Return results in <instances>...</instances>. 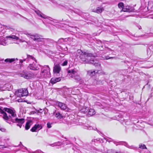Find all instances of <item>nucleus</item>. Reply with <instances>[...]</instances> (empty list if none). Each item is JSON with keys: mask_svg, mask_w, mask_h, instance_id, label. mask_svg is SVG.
Listing matches in <instances>:
<instances>
[{"mask_svg": "<svg viewBox=\"0 0 153 153\" xmlns=\"http://www.w3.org/2000/svg\"><path fill=\"white\" fill-rule=\"evenodd\" d=\"M0 113L3 114V118L6 122H7L8 120H10L13 123H17V126H19L20 128L21 127L22 124L25 122V119L24 118L19 119L17 118H11L10 116L9 118L7 117V115L6 113H5L2 110L0 109Z\"/></svg>", "mask_w": 153, "mask_h": 153, "instance_id": "1", "label": "nucleus"}, {"mask_svg": "<svg viewBox=\"0 0 153 153\" xmlns=\"http://www.w3.org/2000/svg\"><path fill=\"white\" fill-rule=\"evenodd\" d=\"M77 56H79L80 59L83 62H89L88 61L89 57H93V55L87 52H83L81 50L79 49L77 51Z\"/></svg>", "mask_w": 153, "mask_h": 153, "instance_id": "2", "label": "nucleus"}, {"mask_svg": "<svg viewBox=\"0 0 153 153\" xmlns=\"http://www.w3.org/2000/svg\"><path fill=\"white\" fill-rule=\"evenodd\" d=\"M50 68L48 66H45L41 71L40 77L42 78H48L50 77Z\"/></svg>", "mask_w": 153, "mask_h": 153, "instance_id": "3", "label": "nucleus"}, {"mask_svg": "<svg viewBox=\"0 0 153 153\" xmlns=\"http://www.w3.org/2000/svg\"><path fill=\"white\" fill-rule=\"evenodd\" d=\"M18 75L19 76L22 77L26 79H31L34 76V74L33 73L27 71H23Z\"/></svg>", "mask_w": 153, "mask_h": 153, "instance_id": "4", "label": "nucleus"}, {"mask_svg": "<svg viewBox=\"0 0 153 153\" xmlns=\"http://www.w3.org/2000/svg\"><path fill=\"white\" fill-rule=\"evenodd\" d=\"M28 37H30L34 41H36L38 42H42V40L44 39L42 36L38 34H36L32 35L31 33H25Z\"/></svg>", "mask_w": 153, "mask_h": 153, "instance_id": "5", "label": "nucleus"}, {"mask_svg": "<svg viewBox=\"0 0 153 153\" xmlns=\"http://www.w3.org/2000/svg\"><path fill=\"white\" fill-rule=\"evenodd\" d=\"M28 91L27 89L22 88L16 90L15 92L16 96H28Z\"/></svg>", "mask_w": 153, "mask_h": 153, "instance_id": "6", "label": "nucleus"}, {"mask_svg": "<svg viewBox=\"0 0 153 153\" xmlns=\"http://www.w3.org/2000/svg\"><path fill=\"white\" fill-rule=\"evenodd\" d=\"M0 109L3 111L4 112V111L7 112L8 113L10 114V115H9L8 116L7 115V117L9 118L10 116L11 117V118H14L16 117V115L15 113L14 112V111L11 110L10 109L7 108H4L3 110H2L1 108H0Z\"/></svg>", "mask_w": 153, "mask_h": 153, "instance_id": "7", "label": "nucleus"}, {"mask_svg": "<svg viewBox=\"0 0 153 153\" xmlns=\"http://www.w3.org/2000/svg\"><path fill=\"white\" fill-rule=\"evenodd\" d=\"M61 71V68L59 64H56L54 65L53 68V72L54 76L59 75V74Z\"/></svg>", "mask_w": 153, "mask_h": 153, "instance_id": "8", "label": "nucleus"}, {"mask_svg": "<svg viewBox=\"0 0 153 153\" xmlns=\"http://www.w3.org/2000/svg\"><path fill=\"white\" fill-rule=\"evenodd\" d=\"M37 63H30L27 67L28 69L34 71H36L39 69L40 65L37 64Z\"/></svg>", "mask_w": 153, "mask_h": 153, "instance_id": "9", "label": "nucleus"}, {"mask_svg": "<svg viewBox=\"0 0 153 153\" xmlns=\"http://www.w3.org/2000/svg\"><path fill=\"white\" fill-rule=\"evenodd\" d=\"M104 10V8L102 6L94 7L92 11L98 14L102 13Z\"/></svg>", "mask_w": 153, "mask_h": 153, "instance_id": "10", "label": "nucleus"}, {"mask_svg": "<svg viewBox=\"0 0 153 153\" xmlns=\"http://www.w3.org/2000/svg\"><path fill=\"white\" fill-rule=\"evenodd\" d=\"M27 61L28 62L29 64H30V63L33 64L35 63H37L36 60L35 58L33 56L30 55H27Z\"/></svg>", "mask_w": 153, "mask_h": 153, "instance_id": "11", "label": "nucleus"}, {"mask_svg": "<svg viewBox=\"0 0 153 153\" xmlns=\"http://www.w3.org/2000/svg\"><path fill=\"white\" fill-rule=\"evenodd\" d=\"M68 72L69 74V76L71 77H73L74 75L77 74V71L75 69L69 70Z\"/></svg>", "mask_w": 153, "mask_h": 153, "instance_id": "12", "label": "nucleus"}, {"mask_svg": "<svg viewBox=\"0 0 153 153\" xmlns=\"http://www.w3.org/2000/svg\"><path fill=\"white\" fill-rule=\"evenodd\" d=\"M132 11V9L131 7L129 6H126L124 8H123L121 11H123L125 12H131Z\"/></svg>", "mask_w": 153, "mask_h": 153, "instance_id": "13", "label": "nucleus"}, {"mask_svg": "<svg viewBox=\"0 0 153 153\" xmlns=\"http://www.w3.org/2000/svg\"><path fill=\"white\" fill-rule=\"evenodd\" d=\"M61 80V79L60 77L58 78H53L51 79V82L52 84H54L60 81Z\"/></svg>", "mask_w": 153, "mask_h": 153, "instance_id": "14", "label": "nucleus"}, {"mask_svg": "<svg viewBox=\"0 0 153 153\" xmlns=\"http://www.w3.org/2000/svg\"><path fill=\"white\" fill-rule=\"evenodd\" d=\"M35 12L37 13V14L39 16H40V17L45 19H47L48 18V16H47L43 14L42 13H41L39 11H35Z\"/></svg>", "mask_w": 153, "mask_h": 153, "instance_id": "15", "label": "nucleus"}, {"mask_svg": "<svg viewBox=\"0 0 153 153\" xmlns=\"http://www.w3.org/2000/svg\"><path fill=\"white\" fill-rule=\"evenodd\" d=\"M98 72V71L91 70L88 71L87 74L88 75L92 76H94L96 73H97Z\"/></svg>", "mask_w": 153, "mask_h": 153, "instance_id": "16", "label": "nucleus"}, {"mask_svg": "<svg viewBox=\"0 0 153 153\" xmlns=\"http://www.w3.org/2000/svg\"><path fill=\"white\" fill-rule=\"evenodd\" d=\"M95 114V112L94 110L90 109H89V111L87 114V115L88 117L92 116Z\"/></svg>", "mask_w": 153, "mask_h": 153, "instance_id": "17", "label": "nucleus"}, {"mask_svg": "<svg viewBox=\"0 0 153 153\" xmlns=\"http://www.w3.org/2000/svg\"><path fill=\"white\" fill-rule=\"evenodd\" d=\"M94 60H92V61L90 60V61H89V63L91 64H94V65L96 67H97L98 68H101V67H100L101 65H100V63L99 62H94Z\"/></svg>", "mask_w": 153, "mask_h": 153, "instance_id": "18", "label": "nucleus"}, {"mask_svg": "<svg viewBox=\"0 0 153 153\" xmlns=\"http://www.w3.org/2000/svg\"><path fill=\"white\" fill-rule=\"evenodd\" d=\"M84 127H85V128H85L87 129H88V130H92V129H94V130H96L98 133H99V134L101 133V132L97 130V128H93L92 127H91L90 126H89L88 125L87 126H85Z\"/></svg>", "mask_w": 153, "mask_h": 153, "instance_id": "19", "label": "nucleus"}, {"mask_svg": "<svg viewBox=\"0 0 153 153\" xmlns=\"http://www.w3.org/2000/svg\"><path fill=\"white\" fill-rule=\"evenodd\" d=\"M6 38H12V39H15L16 40H18L19 39V37H17L16 36L14 35H12L10 36H6Z\"/></svg>", "mask_w": 153, "mask_h": 153, "instance_id": "20", "label": "nucleus"}, {"mask_svg": "<svg viewBox=\"0 0 153 153\" xmlns=\"http://www.w3.org/2000/svg\"><path fill=\"white\" fill-rule=\"evenodd\" d=\"M31 121H29L27 122L26 123V125L25 126V129L26 130H28L29 129L30 127V123Z\"/></svg>", "mask_w": 153, "mask_h": 153, "instance_id": "21", "label": "nucleus"}, {"mask_svg": "<svg viewBox=\"0 0 153 153\" xmlns=\"http://www.w3.org/2000/svg\"><path fill=\"white\" fill-rule=\"evenodd\" d=\"M88 110V108L86 107H83V108H82L80 110V111L81 112V113H84L85 112H87Z\"/></svg>", "mask_w": 153, "mask_h": 153, "instance_id": "22", "label": "nucleus"}, {"mask_svg": "<svg viewBox=\"0 0 153 153\" xmlns=\"http://www.w3.org/2000/svg\"><path fill=\"white\" fill-rule=\"evenodd\" d=\"M124 145L126 146L127 147L131 149H135L136 148V147H135L134 146H130L128 145V144L126 142H124Z\"/></svg>", "mask_w": 153, "mask_h": 153, "instance_id": "23", "label": "nucleus"}, {"mask_svg": "<svg viewBox=\"0 0 153 153\" xmlns=\"http://www.w3.org/2000/svg\"><path fill=\"white\" fill-rule=\"evenodd\" d=\"M14 59H7L5 60V62H12L15 61Z\"/></svg>", "mask_w": 153, "mask_h": 153, "instance_id": "24", "label": "nucleus"}, {"mask_svg": "<svg viewBox=\"0 0 153 153\" xmlns=\"http://www.w3.org/2000/svg\"><path fill=\"white\" fill-rule=\"evenodd\" d=\"M55 116L58 119H61L63 117V116L59 113H56L55 114Z\"/></svg>", "mask_w": 153, "mask_h": 153, "instance_id": "25", "label": "nucleus"}, {"mask_svg": "<svg viewBox=\"0 0 153 153\" xmlns=\"http://www.w3.org/2000/svg\"><path fill=\"white\" fill-rule=\"evenodd\" d=\"M118 6L119 8L121 9L123 8H124V4L123 3L120 2L118 3Z\"/></svg>", "mask_w": 153, "mask_h": 153, "instance_id": "26", "label": "nucleus"}, {"mask_svg": "<svg viewBox=\"0 0 153 153\" xmlns=\"http://www.w3.org/2000/svg\"><path fill=\"white\" fill-rule=\"evenodd\" d=\"M72 78H74L75 79L78 80H80V77L77 75V74L75 75H74V77Z\"/></svg>", "mask_w": 153, "mask_h": 153, "instance_id": "27", "label": "nucleus"}, {"mask_svg": "<svg viewBox=\"0 0 153 153\" xmlns=\"http://www.w3.org/2000/svg\"><path fill=\"white\" fill-rule=\"evenodd\" d=\"M113 143L114 144H116V146H117L118 145H124V142L123 143H121V142H117L114 141Z\"/></svg>", "mask_w": 153, "mask_h": 153, "instance_id": "28", "label": "nucleus"}, {"mask_svg": "<svg viewBox=\"0 0 153 153\" xmlns=\"http://www.w3.org/2000/svg\"><path fill=\"white\" fill-rule=\"evenodd\" d=\"M139 148H140V149H146L147 148L146 146L143 144H140L139 145Z\"/></svg>", "mask_w": 153, "mask_h": 153, "instance_id": "29", "label": "nucleus"}, {"mask_svg": "<svg viewBox=\"0 0 153 153\" xmlns=\"http://www.w3.org/2000/svg\"><path fill=\"white\" fill-rule=\"evenodd\" d=\"M36 130H37V129L36 128V126L35 125V126L30 129V131L32 132H35L36 131Z\"/></svg>", "mask_w": 153, "mask_h": 153, "instance_id": "30", "label": "nucleus"}, {"mask_svg": "<svg viewBox=\"0 0 153 153\" xmlns=\"http://www.w3.org/2000/svg\"><path fill=\"white\" fill-rule=\"evenodd\" d=\"M35 125L36 126L37 130L38 129L39 130L42 128V126L39 124H36Z\"/></svg>", "mask_w": 153, "mask_h": 153, "instance_id": "31", "label": "nucleus"}, {"mask_svg": "<svg viewBox=\"0 0 153 153\" xmlns=\"http://www.w3.org/2000/svg\"><path fill=\"white\" fill-rule=\"evenodd\" d=\"M60 108L62 109L65 110L66 108V106L65 104L63 103Z\"/></svg>", "mask_w": 153, "mask_h": 153, "instance_id": "32", "label": "nucleus"}, {"mask_svg": "<svg viewBox=\"0 0 153 153\" xmlns=\"http://www.w3.org/2000/svg\"><path fill=\"white\" fill-rule=\"evenodd\" d=\"M63 104V103L62 102H57V104L60 108H61V107L62 106V105Z\"/></svg>", "mask_w": 153, "mask_h": 153, "instance_id": "33", "label": "nucleus"}, {"mask_svg": "<svg viewBox=\"0 0 153 153\" xmlns=\"http://www.w3.org/2000/svg\"><path fill=\"white\" fill-rule=\"evenodd\" d=\"M0 44L4 46H5L7 44V43L4 41H0Z\"/></svg>", "mask_w": 153, "mask_h": 153, "instance_id": "34", "label": "nucleus"}, {"mask_svg": "<svg viewBox=\"0 0 153 153\" xmlns=\"http://www.w3.org/2000/svg\"><path fill=\"white\" fill-rule=\"evenodd\" d=\"M17 101L19 102H25V100L24 99H23L20 98V99L17 100Z\"/></svg>", "mask_w": 153, "mask_h": 153, "instance_id": "35", "label": "nucleus"}, {"mask_svg": "<svg viewBox=\"0 0 153 153\" xmlns=\"http://www.w3.org/2000/svg\"><path fill=\"white\" fill-rule=\"evenodd\" d=\"M7 146H5L3 145H0V149H3L4 148H7Z\"/></svg>", "mask_w": 153, "mask_h": 153, "instance_id": "36", "label": "nucleus"}, {"mask_svg": "<svg viewBox=\"0 0 153 153\" xmlns=\"http://www.w3.org/2000/svg\"><path fill=\"white\" fill-rule=\"evenodd\" d=\"M68 61L67 60H65L62 64V65L63 66H65L67 65Z\"/></svg>", "mask_w": 153, "mask_h": 153, "instance_id": "37", "label": "nucleus"}, {"mask_svg": "<svg viewBox=\"0 0 153 153\" xmlns=\"http://www.w3.org/2000/svg\"><path fill=\"white\" fill-rule=\"evenodd\" d=\"M47 127L48 128H50L51 127V124L49 122H48L47 123Z\"/></svg>", "mask_w": 153, "mask_h": 153, "instance_id": "38", "label": "nucleus"}, {"mask_svg": "<svg viewBox=\"0 0 153 153\" xmlns=\"http://www.w3.org/2000/svg\"><path fill=\"white\" fill-rule=\"evenodd\" d=\"M0 130L1 131H2V132H5L6 131V129L4 128H0Z\"/></svg>", "mask_w": 153, "mask_h": 153, "instance_id": "39", "label": "nucleus"}, {"mask_svg": "<svg viewBox=\"0 0 153 153\" xmlns=\"http://www.w3.org/2000/svg\"><path fill=\"white\" fill-rule=\"evenodd\" d=\"M113 57H109L108 56H106L105 57V59H111V58H113Z\"/></svg>", "mask_w": 153, "mask_h": 153, "instance_id": "40", "label": "nucleus"}, {"mask_svg": "<svg viewBox=\"0 0 153 153\" xmlns=\"http://www.w3.org/2000/svg\"><path fill=\"white\" fill-rule=\"evenodd\" d=\"M25 61V59H21L20 60V62L21 63H22L23 62Z\"/></svg>", "mask_w": 153, "mask_h": 153, "instance_id": "41", "label": "nucleus"}, {"mask_svg": "<svg viewBox=\"0 0 153 153\" xmlns=\"http://www.w3.org/2000/svg\"><path fill=\"white\" fill-rule=\"evenodd\" d=\"M10 140V139L9 138H7L6 139H5L4 140L5 142H7V141H9Z\"/></svg>", "mask_w": 153, "mask_h": 153, "instance_id": "42", "label": "nucleus"}, {"mask_svg": "<svg viewBox=\"0 0 153 153\" xmlns=\"http://www.w3.org/2000/svg\"><path fill=\"white\" fill-rule=\"evenodd\" d=\"M19 41L20 42H25V41L24 40L21 39H19Z\"/></svg>", "mask_w": 153, "mask_h": 153, "instance_id": "43", "label": "nucleus"}, {"mask_svg": "<svg viewBox=\"0 0 153 153\" xmlns=\"http://www.w3.org/2000/svg\"><path fill=\"white\" fill-rule=\"evenodd\" d=\"M37 97H36V99L38 98V99H41V98L40 97V98H39V97H40V96H36Z\"/></svg>", "mask_w": 153, "mask_h": 153, "instance_id": "44", "label": "nucleus"}, {"mask_svg": "<svg viewBox=\"0 0 153 153\" xmlns=\"http://www.w3.org/2000/svg\"><path fill=\"white\" fill-rule=\"evenodd\" d=\"M113 141V140H108V142H112V141Z\"/></svg>", "mask_w": 153, "mask_h": 153, "instance_id": "45", "label": "nucleus"}, {"mask_svg": "<svg viewBox=\"0 0 153 153\" xmlns=\"http://www.w3.org/2000/svg\"><path fill=\"white\" fill-rule=\"evenodd\" d=\"M138 28L139 29H140L141 28V27L140 26H139V27H138Z\"/></svg>", "mask_w": 153, "mask_h": 153, "instance_id": "46", "label": "nucleus"}, {"mask_svg": "<svg viewBox=\"0 0 153 153\" xmlns=\"http://www.w3.org/2000/svg\"><path fill=\"white\" fill-rule=\"evenodd\" d=\"M152 126H153V125H152Z\"/></svg>", "mask_w": 153, "mask_h": 153, "instance_id": "47", "label": "nucleus"}]
</instances>
